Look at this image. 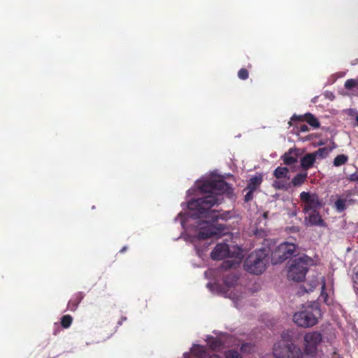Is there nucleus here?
I'll return each mask as SVG.
<instances>
[{"label": "nucleus", "instance_id": "nucleus-6", "mask_svg": "<svg viewBox=\"0 0 358 358\" xmlns=\"http://www.w3.org/2000/svg\"><path fill=\"white\" fill-rule=\"evenodd\" d=\"M319 309L308 307L303 310L296 313L293 315V321L301 327L308 328L315 326L318 322L317 315Z\"/></svg>", "mask_w": 358, "mask_h": 358}, {"label": "nucleus", "instance_id": "nucleus-27", "mask_svg": "<svg viewBox=\"0 0 358 358\" xmlns=\"http://www.w3.org/2000/svg\"><path fill=\"white\" fill-rule=\"evenodd\" d=\"M238 76L241 80H246L249 76L248 71L244 68L241 69L238 72Z\"/></svg>", "mask_w": 358, "mask_h": 358}, {"label": "nucleus", "instance_id": "nucleus-2", "mask_svg": "<svg viewBox=\"0 0 358 358\" xmlns=\"http://www.w3.org/2000/svg\"><path fill=\"white\" fill-rule=\"evenodd\" d=\"M273 354L275 358H303L301 349L292 342L289 331L281 334V340L273 345Z\"/></svg>", "mask_w": 358, "mask_h": 358}, {"label": "nucleus", "instance_id": "nucleus-9", "mask_svg": "<svg viewBox=\"0 0 358 358\" xmlns=\"http://www.w3.org/2000/svg\"><path fill=\"white\" fill-rule=\"evenodd\" d=\"M229 245L218 243L210 253V257L214 260H220L231 257Z\"/></svg>", "mask_w": 358, "mask_h": 358}, {"label": "nucleus", "instance_id": "nucleus-18", "mask_svg": "<svg viewBox=\"0 0 358 358\" xmlns=\"http://www.w3.org/2000/svg\"><path fill=\"white\" fill-rule=\"evenodd\" d=\"M347 199L339 198L334 203V208L338 213H342L347 208Z\"/></svg>", "mask_w": 358, "mask_h": 358}, {"label": "nucleus", "instance_id": "nucleus-21", "mask_svg": "<svg viewBox=\"0 0 358 358\" xmlns=\"http://www.w3.org/2000/svg\"><path fill=\"white\" fill-rule=\"evenodd\" d=\"M348 160V157L347 155L341 154L337 155L334 159V166H340L341 165L345 164Z\"/></svg>", "mask_w": 358, "mask_h": 358}, {"label": "nucleus", "instance_id": "nucleus-14", "mask_svg": "<svg viewBox=\"0 0 358 358\" xmlns=\"http://www.w3.org/2000/svg\"><path fill=\"white\" fill-rule=\"evenodd\" d=\"M306 220H308L310 225L315 226H324V222L322 219L320 215L319 214L317 210L312 211V213L308 217H306Z\"/></svg>", "mask_w": 358, "mask_h": 358}, {"label": "nucleus", "instance_id": "nucleus-8", "mask_svg": "<svg viewBox=\"0 0 358 358\" xmlns=\"http://www.w3.org/2000/svg\"><path fill=\"white\" fill-rule=\"evenodd\" d=\"M300 199L303 203V212L318 210L322 207V200L315 193L302 192L300 194Z\"/></svg>", "mask_w": 358, "mask_h": 358}, {"label": "nucleus", "instance_id": "nucleus-19", "mask_svg": "<svg viewBox=\"0 0 358 358\" xmlns=\"http://www.w3.org/2000/svg\"><path fill=\"white\" fill-rule=\"evenodd\" d=\"M288 173V168L278 166L274 170L273 176L278 179L285 178H287Z\"/></svg>", "mask_w": 358, "mask_h": 358}, {"label": "nucleus", "instance_id": "nucleus-7", "mask_svg": "<svg viewBox=\"0 0 358 358\" xmlns=\"http://www.w3.org/2000/svg\"><path fill=\"white\" fill-rule=\"evenodd\" d=\"M296 250V245L284 242L280 243L271 254V262L273 264L283 262L290 258Z\"/></svg>", "mask_w": 358, "mask_h": 358}, {"label": "nucleus", "instance_id": "nucleus-1", "mask_svg": "<svg viewBox=\"0 0 358 358\" xmlns=\"http://www.w3.org/2000/svg\"><path fill=\"white\" fill-rule=\"evenodd\" d=\"M200 191L204 196L192 199L187 203V208L192 213L191 216L195 219H205L196 222L199 232L197 238L204 240L213 236H220L224 234L225 226L218 224L219 219L226 220L229 213L220 214L219 212L210 210V208L222 203V194L230 195L233 189L229 183L223 180H208L199 186Z\"/></svg>", "mask_w": 358, "mask_h": 358}, {"label": "nucleus", "instance_id": "nucleus-10", "mask_svg": "<svg viewBox=\"0 0 358 358\" xmlns=\"http://www.w3.org/2000/svg\"><path fill=\"white\" fill-rule=\"evenodd\" d=\"M301 155V150L299 148H290L281 157L283 163L287 166L292 165L298 162L299 156Z\"/></svg>", "mask_w": 358, "mask_h": 358}, {"label": "nucleus", "instance_id": "nucleus-33", "mask_svg": "<svg viewBox=\"0 0 358 358\" xmlns=\"http://www.w3.org/2000/svg\"><path fill=\"white\" fill-rule=\"evenodd\" d=\"M325 289H326L325 280H324V278H322V292H321V295H322V296L325 295V298H327V294L325 292Z\"/></svg>", "mask_w": 358, "mask_h": 358}, {"label": "nucleus", "instance_id": "nucleus-13", "mask_svg": "<svg viewBox=\"0 0 358 358\" xmlns=\"http://www.w3.org/2000/svg\"><path fill=\"white\" fill-rule=\"evenodd\" d=\"M85 297V294L82 292H78L76 293L72 298L69 300L68 303V308L71 311H75L80 303Z\"/></svg>", "mask_w": 358, "mask_h": 358}, {"label": "nucleus", "instance_id": "nucleus-22", "mask_svg": "<svg viewBox=\"0 0 358 358\" xmlns=\"http://www.w3.org/2000/svg\"><path fill=\"white\" fill-rule=\"evenodd\" d=\"M208 345L210 347V348L213 350H217L218 349H220L222 345V341L217 338H211L209 341H208Z\"/></svg>", "mask_w": 358, "mask_h": 358}, {"label": "nucleus", "instance_id": "nucleus-36", "mask_svg": "<svg viewBox=\"0 0 358 358\" xmlns=\"http://www.w3.org/2000/svg\"><path fill=\"white\" fill-rule=\"evenodd\" d=\"M127 320L126 317H122L121 320L118 322V324L121 325L122 324L123 321H125Z\"/></svg>", "mask_w": 358, "mask_h": 358}, {"label": "nucleus", "instance_id": "nucleus-31", "mask_svg": "<svg viewBox=\"0 0 358 358\" xmlns=\"http://www.w3.org/2000/svg\"><path fill=\"white\" fill-rule=\"evenodd\" d=\"M300 231V228L298 226L287 227L286 231L288 233H297Z\"/></svg>", "mask_w": 358, "mask_h": 358}, {"label": "nucleus", "instance_id": "nucleus-12", "mask_svg": "<svg viewBox=\"0 0 358 358\" xmlns=\"http://www.w3.org/2000/svg\"><path fill=\"white\" fill-rule=\"evenodd\" d=\"M316 161L315 155L307 153L300 159L301 168L306 172L312 168Z\"/></svg>", "mask_w": 358, "mask_h": 358}, {"label": "nucleus", "instance_id": "nucleus-41", "mask_svg": "<svg viewBox=\"0 0 358 358\" xmlns=\"http://www.w3.org/2000/svg\"><path fill=\"white\" fill-rule=\"evenodd\" d=\"M356 120L358 122V115H357Z\"/></svg>", "mask_w": 358, "mask_h": 358}, {"label": "nucleus", "instance_id": "nucleus-4", "mask_svg": "<svg viewBox=\"0 0 358 358\" xmlns=\"http://www.w3.org/2000/svg\"><path fill=\"white\" fill-rule=\"evenodd\" d=\"M323 340V336L320 331H310L306 332L303 337V356L308 358H322L318 354V347Z\"/></svg>", "mask_w": 358, "mask_h": 358}, {"label": "nucleus", "instance_id": "nucleus-20", "mask_svg": "<svg viewBox=\"0 0 358 358\" xmlns=\"http://www.w3.org/2000/svg\"><path fill=\"white\" fill-rule=\"evenodd\" d=\"M239 264V261H235L233 259H227L224 261L221 266L220 269L227 271L232 268H236Z\"/></svg>", "mask_w": 358, "mask_h": 358}, {"label": "nucleus", "instance_id": "nucleus-26", "mask_svg": "<svg viewBox=\"0 0 358 358\" xmlns=\"http://www.w3.org/2000/svg\"><path fill=\"white\" fill-rule=\"evenodd\" d=\"M238 278L235 275H232L230 278L226 277L224 282L227 286H231L236 282Z\"/></svg>", "mask_w": 358, "mask_h": 358}, {"label": "nucleus", "instance_id": "nucleus-40", "mask_svg": "<svg viewBox=\"0 0 358 358\" xmlns=\"http://www.w3.org/2000/svg\"><path fill=\"white\" fill-rule=\"evenodd\" d=\"M277 187H278V188H281V186H280V185H277Z\"/></svg>", "mask_w": 358, "mask_h": 358}, {"label": "nucleus", "instance_id": "nucleus-25", "mask_svg": "<svg viewBox=\"0 0 358 358\" xmlns=\"http://www.w3.org/2000/svg\"><path fill=\"white\" fill-rule=\"evenodd\" d=\"M327 150L326 148H319L317 151L312 152V154L315 155V159L317 156L320 157L321 158H324L327 155Z\"/></svg>", "mask_w": 358, "mask_h": 358}, {"label": "nucleus", "instance_id": "nucleus-5", "mask_svg": "<svg viewBox=\"0 0 358 358\" xmlns=\"http://www.w3.org/2000/svg\"><path fill=\"white\" fill-rule=\"evenodd\" d=\"M312 262V259L306 255L295 258L289 268L288 278L296 282L303 281Z\"/></svg>", "mask_w": 358, "mask_h": 358}, {"label": "nucleus", "instance_id": "nucleus-30", "mask_svg": "<svg viewBox=\"0 0 358 358\" xmlns=\"http://www.w3.org/2000/svg\"><path fill=\"white\" fill-rule=\"evenodd\" d=\"M296 128L299 132L302 133L307 132L309 131L308 127L305 124H300L299 126L296 127Z\"/></svg>", "mask_w": 358, "mask_h": 358}, {"label": "nucleus", "instance_id": "nucleus-24", "mask_svg": "<svg viewBox=\"0 0 358 358\" xmlns=\"http://www.w3.org/2000/svg\"><path fill=\"white\" fill-rule=\"evenodd\" d=\"M225 358H242L241 354L234 350H229L224 352Z\"/></svg>", "mask_w": 358, "mask_h": 358}, {"label": "nucleus", "instance_id": "nucleus-29", "mask_svg": "<svg viewBox=\"0 0 358 358\" xmlns=\"http://www.w3.org/2000/svg\"><path fill=\"white\" fill-rule=\"evenodd\" d=\"M253 349V346L250 343H243L241 347V351L243 352H250Z\"/></svg>", "mask_w": 358, "mask_h": 358}, {"label": "nucleus", "instance_id": "nucleus-28", "mask_svg": "<svg viewBox=\"0 0 358 358\" xmlns=\"http://www.w3.org/2000/svg\"><path fill=\"white\" fill-rule=\"evenodd\" d=\"M357 85V83L355 80L354 79H348L345 81V87L347 89V90H351L352 89L353 87H355L356 85Z\"/></svg>", "mask_w": 358, "mask_h": 358}, {"label": "nucleus", "instance_id": "nucleus-35", "mask_svg": "<svg viewBox=\"0 0 358 358\" xmlns=\"http://www.w3.org/2000/svg\"><path fill=\"white\" fill-rule=\"evenodd\" d=\"M208 358H222L220 355L213 354L211 355H209Z\"/></svg>", "mask_w": 358, "mask_h": 358}, {"label": "nucleus", "instance_id": "nucleus-34", "mask_svg": "<svg viewBox=\"0 0 358 358\" xmlns=\"http://www.w3.org/2000/svg\"><path fill=\"white\" fill-rule=\"evenodd\" d=\"M349 180L350 181H358V174L352 173L350 176Z\"/></svg>", "mask_w": 358, "mask_h": 358}, {"label": "nucleus", "instance_id": "nucleus-15", "mask_svg": "<svg viewBox=\"0 0 358 358\" xmlns=\"http://www.w3.org/2000/svg\"><path fill=\"white\" fill-rule=\"evenodd\" d=\"M192 354L197 358H206L208 352L206 347L200 345H194L191 349Z\"/></svg>", "mask_w": 358, "mask_h": 358}, {"label": "nucleus", "instance_id": "nucleus-3", "mask_svg": "<svg viewBox=\"0 0 358 358\" xmlns=\"http://www.w3.org/2000/svg\"><path fill=\"white\" fill-rule=\"evenodd\" d=\"M267 254L265 249L254 251L248 255L244 262V268L246 271L259 275L266 270Z\"/></svg>", "mask_w": 358, "mask_h": 358}, {"label": "nucleus", "instance_id": "nucleus-11", "mask_svg": "<svg viewBox=\"0 0 358 358\" xmlns=\"http://www.w3.org/2000/svg\"><path fill=\"white\" fill-rule=\"evenodd\" d=\"M292 121H299L303 122L306 121L310 126L315 129H317L320 127L319 120L311 113H307L304 115H294L291 117Z\"/></svg>", "mask_w": 358, "mask_h": 358}, {"label": "nucleus", "instance_id": "nucleus-17", "mask_svg": "<svg viewBox=\"0 0 358 358\" xmlns=\"http://www.w3.org/2000/svg\"><path fill=\"white\" fill-rule=\"evenodd\" d=\"M308 178L307 172L297 173L292 180V184L294 187H299L303 185Z\"/></svg>", "mask_w": 358, "mask_h": 358}, {"label": "nucleus", "instance_id": "nucleus-16", "mask_svg": "<svg viewBox=\"0 0 358 358\" xmlns=\"http://www.w3.org/2000/svg\"><path fill=\"white\" fill-rule=\"evenodd\" d=\"M263 180V176L262 175L255 176L252 177L248 183L247 188L248 189H252V191H255L262 184Z\"/></svg>", "mask_w": 358, "mask_h": 358}, {"label": "nucleus", "instance_id": "nucleus-38", "mask_svg": "<svg viewBox=\"0 0 358 358\" xmlns=\"http://www.w3.org/2000/svg\"><path fill=\"white\" fill-rule=\"evenodd\" d=\"M355 278L358 280V271L355 273Z\"/></svg>", "mask_w": 358, "mask_h": 358}, {"label": "nucleus", "instance_id": "nucleus-37", "mask_svg": "<svg viewBox=\"0 0 358 358\" xmlns=\"http://www.w3.org/2000/svg\"><path fill=\"white\" fill-rule=\"evenodd\" d=\"M127 250V247H124L120 250V252H123Z\"/></svg>", "mask_w": 358, "mask_h": 358}, {"label": "nucleus", "instance_id": "nucleus-32", "mask_svg": "<svg viewBox=\"0 0 358 358\" xmlns=\"http://www.w3.org/2000/svg\"><path fill=\"white\" fill-rule=\"evenodd\" d=\"M255 191H252V189H248V192L245 195V201L248 202L253 199V192Z\"/></svg>", "mask_w": 358, "mask_h": 358}, {"label": "nucleus", "instance_id": "nucleus-23", "mask_svg": "<svg viewBox=\"0 0 358 358\" xmlns=\"http://www.w3.org/2000/svg\"><path fill=\"white\" fill-rule=\"evenodd\" d=\"M73 321V317L69 315H65L61 317V325L62 327L67 329L69 328Z\"/></svg>", "mask_w": 358, "mask_h": 358}, {"label": "nucleus", "instance_id": "nucleus-39", "mask_svg": "<svg viewBox=\"0 0 358 358\" xmlns=\"http://www.w3.org/2000/svg\"><path fill=\"white\" fill-rule=\"evenodd\" d=\"M267 214H268V213H264V217H267Z\"/></svg>", "mask_w": 358, "mask_h": 358}]
</instances>
